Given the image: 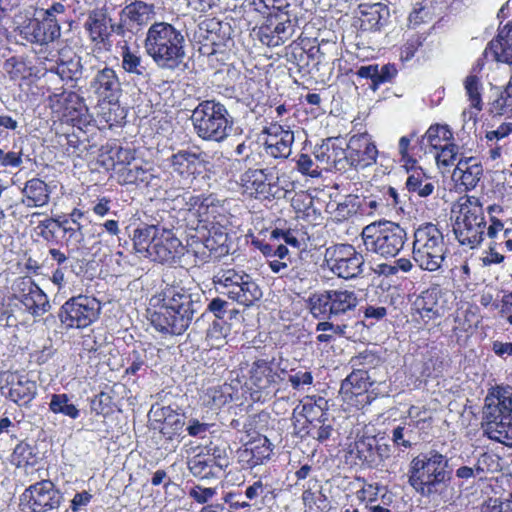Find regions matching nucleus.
<instances>
[{"label": "nucleus", "instance_id": "nucleus-1", "mask_svg": "<svg viewBox=\"0 0 512 512\" xmlns=\"http://www.w3.org/2000/svg\"><path fill=\"white\" fill-rule=\"evenodd\" d=\"M205 295L200 290L167 286L149 300L147 309L152 326L159 332L182 335L199 318L204 309Z\"/></svg>", "mask_w": 512, "mask_h": 512}, {"label": "nucleus", "instance_id": "nucleus-2", "mask_svg": "<svg viewBox=\"0 0 512 512\" xmlns=\"http://www.w3.org/2000/svg\"><path fill=\"white\" fill-rule=\"evenodd\" d=\"M184 30L168 22H155L146 32L144 48L154 63L162 69L176 70L186 57Z\"/></svg>", "mask_w": 512, "mask_h": 512}, {"label": "nucleus", "instance_id": "nucleus-3", "mask_svg": "<svg viewBox=\"0 0 512 512\" xmlns=\"http://www.w3.org/2000/svg\"><path fill=\"white\" fill-rule=\"evenodd\" d=\"M132 241L136 253L154 262L174 263L184 255L185 247L173 229L161 223L140 224Z\"/></svg>", "mask_w": 512, "mask_h": 512}, {"label": "nucleus", "instance_id": "nucleus-4", "mask_svg": "<svg viewBox=\"0 0 512 512\" xmlns=\"http://www.w3.org/2000/svg\"><path fill=\"white\" fill-rule=\"evenodd\" d=\"M452 477L449 459L437 450H430L414 457L408 469V482L424 497L440 493Z\"/></svg>", "mask_w": 512, "mask_h": 512}, {"label": "nucleus", "instance_id": "nucleus-5", "mask_svg": "<svg viewBox=\"0 0 512 512\" xmlns=\"http://www.w3.org/2000/svg\"><path fill=\"white\" fill-rule=\"evenodd\" d=\"M481 427L489 439L512 447V387L497 386L486 396Z\"/></svg>", "mask_w": 512, "mask_h": 512}, {"label": "nucleus", "instance_id": "nucleus-6", "mask_svg": "<svg viewBox=\"0 0 512 512\" xmlns=\"http://www.w3.org/2000/svg\"><path fill=\"white\" fill-rule=\"evenodd\" d=\"M191 122L197 137L222 143L232 133L234 119L224 104L216 100L201 101L192 111Z\"/></svg>", "mask_w": 512, "mask_h": 512}, {"label": "nucleus", "instance_id": "nucleus-7", "mask_svg": "<svg viewBox=\"0 0 512 512\" xmlns=\"http://www.w3.org/2000/svg\"><path fill=\"white\" fill-rule=\"evenodd\" d=\"M361 238L366 252L389 259L396 257L408 240L406 230L392 221H375L366 225Z\"/></svg>", "mask_w": 512, "mask_h": 512}, {"label": "nucleus", "instance_id": "nucleus-8", "mask_svg": "<svg viewBox=\"0 0 512 512\" xmlns=\"http://www.w3.org/2000/svg\"><path fill=\"white\" fill-rule=\"evenodd\" d=\"M446 253L444 235L437 225L424 223L415 230L412 258L419 268L429 272L439 270Z\"/></svg>", "mask_w": 512, "mask_h": 512}, {"label": "nucleus", "instance_id": "nucleus-9", "mask_svg": "<svg viewBox=\"0 0 512 512\" xmlns=\"http://www.w3.org/2000/svg\"><path fill=\"white\" fill-rule=\"evenodd\" d=\"M486 220L479 199L466 197L459 205L458 215L453 224L455 238L462 246L478 247L484 239Z\"/></svg>", "mask_w": 512, "mask_h": 512}, {"label": "nucleus", "instance_id": "nucleus-10", "mask_svg": "<svg viewBox=\"0 0 512 512\" xmlns=\"http://www.w3.org/2000/svg\"><path fill=\"white\" fill-rule=\"evenodd\" d=\"M213 283L222 294L245 307H251L263 295L251 275L233 268L219 270L213 277Z\"/></svg>", "mask_w": 512, "mask_h": 512}, {"label": "nucleus", "instance_id": "nucleus-11", "mask_svg": "<svg viewBox=\"0 0 512 512\" xmlns=\"http://www.w3.org/2000/svg\"><path fill=\"white\" fill-rule=\"evenodd\" d=\"M306 303L314 318L326 320L354 311L358 297L353 290L331 289L312 293Z\"/></svg>", "mask_w": 512, "mask_h": 512}, {"label": "nucleus", "instance_id": "nucleus-12", "mask_svg": "<svg viewBox=\"0 0 512 512\" xmlns=\"http://www.w3.org/2000/svg\"><path fill=\"white\" fill-rule=\"evenodd\" d=\"M100 302L89 296L79 295L66 301L58 317L67 328H85L95 322L100 314Z\"/></svg>", "mask_w": 512, "mask_h": 512}, {"label": "nucleus", "instance_id": "nucleus-13", "mask_svg": "<svg viewBox=\"0 0 512 512\" xmlns=\"http://www.w3.org/2000/svg\"><path fill=\"white\" fill-rule=\"evenodd\" d=\"M166 161L171 173L185 183H192L206 170V166L209 164L205 152H195L188 148L172 153Z\"/></svg>", "mask_w": 512, "mask_h": 512}, {"label": "nucleus", "instance_id": "nucleus-14", "mask_svg": "<svg viewBox=\"0 0 512 512\" xmlns=\"http://www.w3.org/2000/svg\"><path fill=\"white\" fill-rule=\"evenodd\" d=\"M13 298L33 317H40L51 308L49 299L31 277H18L12 284Z\"/></svg>", "mask_w": 512, "mask_h": 512}, {"label": "nucleus", "instance_id": "nucleus-15", "mask_svg": "<svg viewBox=\"0 0 512 512\" xmlns=\"http://www.w3.org/2000/svg\"><path fill=\"white\" fill-rule=\"evenodd\" d=\"M332 273L343 279H353L360 276L364 270V257L350 244H340L334 247L327 261Z\"/></svg>", "mask_w": 512, "mask_h": 512}, {"label": "nucleus", "instance_id": "nucleus-16", "mask_svg": "<svg viewBox=\"0 0 512 512\" xmlns=\"http://www.w3.org/2000/svg\"><path fill=\"white\" fill-rule=\"evenodd\" d=\"M348 160L338 161L340 170L366 168L376 163L378 150L367 133L356 134L350 137L347 143Z\"/></svg>", "mask_w": 512, "mask_h": 512}, {"label": "nucleus", "instance_id": "nucleus-17", "mask_svg": "<svg viewBox=\"0 0 512 512\" xmlns=\"http://www.w3.org/2000/svg\"><path fill=\"white\" fill-rule=\"evenodd\" d=\"M155 16L153 4L136 0L126 5L119 13V23L112 26V30L119 36L126 32L138 31L140 27L148 24Z\"/></svg>", "mask_w": 512, "mask_h": 512}, {"label": "nucleus", "instance_id": "nucleus-18", "mask_svg": "<svg viewBox=\"0 0 512 512\" xmlns=\"http://www.w3.org/2000/svg\"><path fill=\"white\" fill-rule=\"evenodd\" d=\"M33 512H47L57 509L62 500V494L49 480L31 485L23 494Z\"/></svg>", "mask_w": 512, "mask_h": 512}, {"label": "nucleus", "instance_id": "nucleus-19", "mask_svg": "<svg viewBox=\"0 0 512 512\" xmlns=\"http://www.w3.org/2000/svg\"><path fill=\"white\" fill-rule=\"evenodd\" d=\"M268 24L261 26L258 32L260 41L276 47L284 44L295 33L296 21L290 19L287 13H278L268 18Z\"/></svg>", "mask_w": 512, "mask_h": 512}, {"label": "nucleus", "instance_id": "nucleus-20", "mask_svg": "<svg viewBox=\"0 0 512 512\" xmlns=\"http://www.w3.org/2000/svg\"><path fill=\"white\" fill-rule=\"evenodd\" d=\"M18 33L23 41L32 44L46 45L58 39L61 35L59 23L51 20L29 19L28 22L18 27Z\"/></svg>", "mask_w": 512, "mask_h": 512}, {"label": "nucleus", "instance_id": "nucleus-21", "mask_svg": "<svg viewBox=\"0 0 512 512\" xmlns=\"http://www.w3.org/2000/svg\"><path fill=\"white\" fill-rule=\"evenodd\" d=\"M412 309L424 323L444 316L446 306L441 289L432 287L423 291L414 300Z\"/></svg>", "mask_w": 512, "mask_h": 512}, {"label": "nucleus", "instance_id": "nucleus-22", "mask_svg": "<svg viewBox=\"0 0 512 512\" xmlns=\"http://www.w3.org/2000/svg\"><path fill=\"white\" fill-rule=\"evenodd\" d=\"M89 89L99 100L113 103L121 92V83L116 72L110 67L99 69L89 84Z\"/></svg>", "mask_w": 512, "mask_h": 512}, {"label": "nucleus", "instance_id": "nucleus-23", "mask_svg": "<svg viewBox=\"0 0 512 512\" xmlns=\"http://www.w3.org/2000/svg\"><path fill=\"white\" fill-rule=\"evenodd\" d=\"M6 382L9 385L7 397L19 406H28L37 395L38 385L27 374L9 373Z\"/></svg>", "mask_w": 512, "mask_h": 512}, {"label": "nucleus", "instance_id": "nucleus-24", "mask_svg": "<svg viewBox=\"0 0 512 512\" xmlns=\"http://www.w3.org/2000/svg\"><path fill=\"white\" fill-rule=\"evenodd\" d=\"M265 132L268 135L264 144L265 152L274 158H288L292 151L294 133L279 124H271Z\"/></svg>", "mask_w": 512, "mask_h": 512}, {"label": "nucleus", "instance_id": "nucleus-25", "mask_svg": "<svg viewBox=\"0 0 512 512\" xmlns=\"http://www.w3.org/2000/svg\"><path fill=\"white\" fill-rule=\"evenodd\" d=\"M150 414L156 422L162 423L160 432L169 440L180 435L185 425L184 415L171 406L153 405Z\"/></svg>", "mask_w": 512, "mask_h": 512}, {"label": "nucleus", "instance_id": "nucleus-26", "mask_svg": "<svg viewBox=\"0 0 512 512\" xmlns=\"http://www.w3.org/2000/svg\"><path fill=\"white\" fill-rule=\"evenodd\" d=\"M111 21L106 12L101 9L90 11L84 23V28L88 32L90 40L97 44H104L114 33V30H112L114 24Z\"/></svg>", "mask_w": 512, "mask_h": 512}, {"label": "nucleus", "instance_id": "nucleus-27", "mask_svg": "<svg viewBox=\"0 0 512 512\" xmlns=\"http://www.w3.org/2000/svg\"><path fill=\"white\" fill-rule=\"evenodd\" d=\"M485 57L491 56L492 60L512 64V22L500 30L498 36L489 42L485 51Z\"/></svg>", "mask_w": 512, "mask_h": 512}, {"label": "nucleus", "instance_id": "nucleus-28", "mask_svg": "<svg viewBox=\"0 0 512 512\" xmlns=\"http://www.w3.org/2000/svg\"><path fill=\"white\" fill-rule=\"evenodd\" d=\"M389 9L385 4L374 3L361 10L360 27L364 31L380 30L389 20Z\"/></svg>", "mask_w": 512, "mask_h": 512}, {"label": "nucleus", "instance_id": "nucleus-29", "mask_svg": "<svg viewBox=\"0 0 512 512\" xmlns=\"http://www.w3.org/2000/svg\"><path fill=\"white\" fill-rule=\"evenodd\" d=\"M271 446L272 444L267 437L258 438L249 442L240 456L243 460L247 461L250 468H253L263 464L265 460L270 458L272 453Z\"/></svg>", "mask_w": 512, "mask_h": 512}, {"label": "nucleus", "instance_id": "nucleus-30", "mask_svg": "<svg viewBox=\"0 0 512 512\" xmlns=\"http://www.w3.org/2000/svg\"><path fill=\"white\" fill-rule=\"evenodd\" d=\"M22 192L25 196L23 203L27 207H42L49 202L50 191L48 186L39 178L28 180Z\"/></svg>", "mask_w": 512, "mask_h": 512}, {"label": "nucleus", "instance_id": "nucleus-31", "mask_svg": "<svg viewBox=\"0 0 512 512\" xmlns=\"http://www.w3.org/2000/svg\"><path fill=\"white\" fill-rule=\"evenodd\" d=\"M49 104L52 108L55 106H58V108H63L70 115H72L74 112L76 117L82 116L88 111L83 98L72 91L54 93L53 95L49 96Z\"/></svg>", "mask_w": 512, "mask_h": 512}, {"label": "nucleus", "instance_id": "nucleus-32", "mask_svg": "<svg viewBox=\"0 0 512 512\" xmlns=\"http://www.w3.org/2000/svg\"><path fill=\"white\" fill-rule=\"evenodd\" d=\"M250 381L258 390H266L275 382L277 374L273 372L272 362L267 359H257L250 369Z\"/></svg>", "mask_w": 512, "mask_h": 512}, {"label": "nucleus", "instance_id": "nucleus-33", "mask_svg": "<svg viewBox=\"0 0 512 512\" xmlns=\"http://www.w3.org/2000/svg\"><path fill=\"white\" fill-rule=\"evenodd\" d=\"M122 68L132 76V80L136 83L144 84L149 80V72L143 64L142 57L133 53L128 46L123 47Z\"/></svg>", "mask_w": 512, "mask_h": 512}, {"label": "nucleus", "instance_id": "nucleus-34", "mask_svg": "<svg viewBox=\"0 0 512 512\" xmlns=\"http://www.w3.org/2000/svg\"><path fill=\"white\" fill-rule=\"evenodd\" d=\"M407 172L409 175L405 185L410 193H414L422 198L428 197L433 193L435 189L434 183L422 168L417 167L411 170L407 168Z\"/></svg>", "mask_w": 512, "mask_h": 512}, {"label": "nucleus", "instance_id": "nucleus-35", "mask_svg": "<svg viewBox=\"0 0 512 512\" xmlns=\"http://www.w3.org/2000/svg\"><path fill=\"white\" fill-rule=\"evenodd\" d=\"M417 423L413 420L404 421L394 427L391 432V440L397 448L410 449L416 444L418 437L416 433Z\"/></svg>", "mask_w": 512, "mask_h": 512}, {"label": "nucleus", "instance_id": "nucleus-36", "mask_svg": "<svg viewBox=\"0 0 512 512\" xmlns=\"http://www.w3.org/2000/svg\"><path fill=\"white\" fill-rule=\"evenodd\" d=\"M268 173L263 169H250L243 175L242 181L252 193L267 198L270 195L271 185L268 183Z\"/></svg>", "mask_w": 512, "mask_h": 512}, {"label": "nucleus", "instance_id": "nucleus-37", "mask_svg": "<svg viewBox=\"0 0 512 512\" xmlns=\"http://www.w3.org/2000/svg\"><path fill=\"white\" fill-rule=\"evenodd\" d=\"M190 473L201 480L219 478L220 472L213 463H211L204 454H197L190 458L187 462Z\"/></svg>", "mask_w": 512, "mask_h": 512}, {"label": "nucleus", "instance_id": "nucleus-38", "mask_svg": "<svg viewBox=\"0 0 512 512\" xmlns=\"http://www.w3.org/2000/svg\"><path fill=\"white\" fill-rule=\"evenodd\" d=\"M368 375L364 370L353 371L342 382L340 392L344 395H359L368 388Z\"/></svg>", "mask_w": 512, "mask_h": 512}, {"label": "nucleus", "instance_id": "nucleus-39", "mask_svg": "<svg viewBox=\"0 0 512 512\" xmlns=\"http://www.w3.org/2000/svg\"><path fill=\"white\" fill-rule=\"evenodd\" d=\"M49 410L55 414H63L71 419H77L80 415L79 409L65 393L51 395Z\"/></svg>", "mask_w": 512, "mask_h": 512}, {"label": "nucleus", "instance_id": "nucleus-40", "mask_svg": "<svg viewBox=\"0 0 512 512\" xmlns=\"http://www.w3.org/2000/svg\"><path fill=\"white\" fill-rule=\"evenodd\" d=\"M119 177L125 184H148L152 177L149 170L144 169L142 166L136 164H129L119 170Z\"/></svg>", "mask_w": 512, "mask_h": 512}, {"label": "nucleus", "instance_id": "nucleus-41", "mask_svg": "<svg viewBox=\"0 0 512 512\" xmlns=\"http://www.w3.org/2000/svg\"><path fill=\"white\" fill-rule=\"evenodd\" d=\"M271 487L264 484L261 480L255 481L253 484L246 487L244 498L251 507H259L264 504L265 498L271 494Z\"/></svg>", "mask_w": 512, "mask_h": 512}, {"label": "nucleus", "instance_id": "nucleus-42", "mask_svg": "<svg viewBox=\"0 0 512 512\" xmlns=\"http://www.w3.org/2000/svg\"><path fill=\"white\" fill-rule=\"evenodd\" d=\"M362 197L354 194H349L343 197L341 201L337 203L335 212L339 219H348L349 217L360 213L362 207Z\"/></svg>", "mask_w": 512, "mask_h": 512}, {"label": "nucleus", "instance_id": "nucleus-43", "mask_svg": "<svg viewBox=\"0 0 512 512\" xmlns=\"http://www.w3.org/2000/svg\"><path fill=\"white\" fill-rule=\"evenodd\" d=\"M187 495L189 499H191L194 503L202 505V507L207 505H214L211 502L218 495V488L206 487L201 484H193L191 487H189Z\"/></svg>", "mask_w": 512, "mask_h": 512}, {"label": "nucleus", "instance_id": "nucleus-44", "mask_svg": "<svg viewBox=\"0 0 512 512\" xmlns=\"http://www.w3.org/2000/svg\"><path fill=\"white\" fill-rule=\"evenodd\" d=\"M228 234L223 231L222 227H212L209 235L205 238L203 245L211 252H219L222 254L227 251Z\"/></svg>", "mask_w": 512, "mask_h": 512}, {"label": "nucleus", "instance_id": "nucleus-45", "mask_svg": "<svg viewBox=\"0 0 512 512\" xmlns=\"http://www.w3.org/2000/svg\"><path fill=\"white\" fill-rule=\"evenodd\" d=\"M81 58L74 56L68 60H61L57 66V73L62 79L75 80L82 76Z\"/></svg>", "mask_w": 512, "mask_h": 512}, {"label": "nucleus", "instance_id": "nucleus-46", "mask_svg": "<svg viewBox=\"0 0 512 512\" xmlns=\"http://www.w3.org/2000/svg\"><path fill=\"white\" fill-rule=\"evenodd\" d=\"M464 88L471 106L480 111L482 109V83L480 78L476 75L467 76L464 80Z\"/></svg>", "mask_w": 512, "mask_h": 512}, {"label": "nucleus", "instance_id": "nucleus-47", "mask_svg": "<svg viewBox=\"0 0 512 512\" xmlns=\"http://www.w3.org/2000/svg\"><path fill=\"white\" fill-rule=\"evenodd\" d=\"M357 457L370 466L377 465V456L375 454L376 441L373 438L362 437L355 443Z\"/></svg>", "mask_w": 512, "mask_h": 512}, {"label": "nucleus", "instance_id": "nucleus-48", "mask_svg": "<svg viewBox=\"0 0 512 512\" xmlns=\"http://www.w3.org/2000/svg\"><path fill=\"white\" fill-rule=\"evenodd\" d=\"M452 136L453 134L447 125H432L422 136L421 141L426 140L431 147L437 149L441 147L442 141H449Z\"/></svg>", "mask_w": 512, "mask_h": 512}, {"label": "nucleus", "instance_id": "nucleus-49", "mask_svg": "<svg viewBox=\"0 0 512 512\" xmlns=\"http://www.w3.org/2000/svg\"><path fill=\"white\" fill-rule=\"evenodd\" d=\"M204 455L221 474L230 465V459L225 446L210 445L207 447V453Z\"/></svg>", "mask_w": 512, "mask_h": 512}, {"label": "nucleus", "instance_id": "nucleus-50", "mask_svg": "<svg viewBox=\"0 0 512 512\" xmlns=\"http://www.w3.org/2000/svg\"><path fill=\"white\" fill-rule=\"evenodd\" d=\"M35 459L36 454L34 452V448L26 442L17 444L12 453V462L17 467L33 465L35 463Z\"/></svg>", "mask_w": 512, "mask_h": 512}, {"label": "nucleus", "instance_id": "nucleus-51", "mask_svg": "<svg viewBox=\"0 0 512 512\" xmlns=\"http://www.w3.org/2000/svg\"><path fill=\"white\" fill-rule=\"evenodd\" d=\"M190 200L194 201L193 206H198L196 213L199 217V222L203 223V227L207 228L208 224H213L211 217L214 218V213L217 207L213 205V201L209 198L200 201L199 197H191Z\"/></svg>", "mask_w": 512, "mask_h": 512}, {"label": "nucleus", "instance_id": "nucleus-52", "mask_svg": "<svg viewBox=\"0 0 512 512\" xmlns=\"http://www.w3.org/2000/svg\"><path fill=\"white\" fill-rule=\"evenodd\" d=\"M127 361L129 366L126 368V374L137 375L139 372H145L148 368L145 350H133Z\"/></svg>", "mask_w": 512, "mask_h": 512}, {"label": "nucleus", "instance_id": "nucleus-53", "mask_svg": "<svg viewBox=\"0 0 512 512\" xmlns=\"http://www.w3.org/2000/svg\"><path fill=\"white\" fill-rule=\"evenodd\" d=\"M362 207H361V214H383L385 210L389 207V199L387 201H384V199L381 197H362Z\"/></svg>", "mask_w": 512, "mask_h": 512}, {"label": "nucleus", "instance_id": "nucleus-54", "mask_svg": "<svg viewBox=\"0 0 512 512\" xmlns=\"http://www.w3.org/2000/svg\"><path fill=\"white\" fill-rule=\"evenodd\" d=\"M482 174V166L476 161L471 163L470 168H466L465 172L462 173L459 178L466 189H473L477 186Z\"/></svg>", "mask_w": 512, "mask_h": 512}, {"label": "nucleus", "instance_id": "nucleus-55", "mask_svg": "<svg viewBox=\"0 0 512 512\" xmlns=\"http://www.w3.org/2000/svg\"><path fill=\"white\" fill-rule=\"evenodd\" d=\"M327 154V164L332 166L335 170L340 171L338 168V161H342V159H347L348 150L343 149L342 147H338L335 143H332L331 146L326 143ZM346 170H341V172H345Z\"/></svg>", "mask_w": 512, "mask_h": 512}, {"label": "nucleus", "instance_id": "nucleus-56", "mask_svg": "<svg viewBox=\"0 0 512 512\" xmlns=\"http://www.w3.org/2000/svg\"><path fill=\"white\" fill-rule=\"evenodd\" d=\"M459 147L454 143H449L441 146L440 152L436 154V161L438 165L450 166L453 164L458 154Z\"/></svg>", "mask_w": 512, "mask_h": 512}, {"label": "nucleus", "instance_id": "nucleus-57", "mask_svg": "<svg viewBox=\"0 0 512 512\" xmlns=\"http://www.w3.org/2000/svg\"><path fill=\"white\" fill-rule=\"evenodd\" d=\"M64 234H67L65 240L66 245L72 246L73 249H80L84 247V234L82 232V225H73L69 228H65Z\"/></svg>", "mask_w": 512, "mask_h": 512}, {"label": "nucleus", "instance_id": "nucleus-58", "mask_svg": "<svg viewBox=\"0 0 512 512\" xmlns=\"http://www.w3.org/2000/svg\"><path fill=\"white\" fill-rule=\"evenodd\" d=\"M223 503L230 511L250 508V504L244 498V495L236 492H227L223 498Z\"/></svg>", "mask_w": 512, "mask_h": 512}, {"label": "nucleus", "instance_id": "nucleus-59", "mask_svg": "<svg viewBox=\"0 0 512 512\" xmlns=\"http://www.w3.org/2000/svg\"><path fill=\"white\" fill-rule=\"evenodd\" d=\"M288 381L293 389L299 390L303 386L311 385L313 383V376L307 370L292 371L288 375Z\"/></svg>", "mask_w": 512, "mask_h": 512}, {"label": "nucleus", "instance_id": "nucleus-60", "mask_svg": "<svg viewBox=\"0 0 512 512\" xmlns=\"http://www.w3.org/2000/svg\"><path fill=\"white\" fill-rule=\"evenodd\" d=\"M424 39L422 35H414L409 38L401 49V58L406 61L412 59L416 51L422 46Z\"/></svg>", "mask_w": 512, "mask_h": 512}, {"label": "nucleus", "instance_id": "nucleus-61", "mask_svg": "<svg viewBox=\"0 0 512 512\" xmlns=\"http://www.w3.org/2000/svg\"><path fill=\"white\" fill-rule=\"evenodd\" d=\"M206 397L208 398L207 404L214 407L223 406L231 398L230 395H227L221 387H211L207 389Z\"/></svg>", "mask_w": 512, "mask_h": 512}, {"label": "nucleus", "instance_id": "nucleus-62", "mask_svg": "<svg viewBox=\"0 0 512 512\" xmlns=\"http://www.w3.org/2000/svg\"><path fill=\"white\" fill-rule=\"evenodd\" d=\"M297 168L302 174L309 175L311 177H318L320 175L318 166L314 165L313 160L307 154H301L299 156L297 160Z\"/></svg>", "mask_w": 512, "mask_h": 512}, {"label": "nucleus", "instance_id": "nucleus-63", "mask_svg": "<svg viewBox=\"0 0 512 512\" xmlns=\"http://www.w3.org/2000/svg\"><path fill=\"white\" fill-rule=\"evenodd\" d=\"M481 512H512V502H502L497 498H490L482 505Z\"/></svg>", "mask_w": 512, "mask_h": 512}, {"label": "nucleus", "instance_id": "nucleus-64", "mask_svg": "<svg viewBox=\"0 0 512 512\" xmlns=\"http://www.w3.org/2000/svg\"><path fill=\"white\" fill-rule=\"evenodd\" d=\"M495 108L501 114L512 112V83H509L499 99L495 102Z\"/></svg>", "mask_w": 512, "mask_h": 512}]
</instances>
